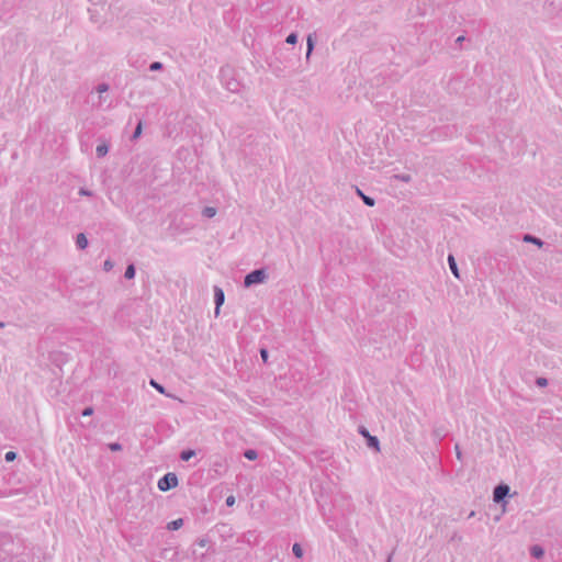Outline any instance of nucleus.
<instances>
[{"label":"nucleus","instance_id":"obj_1","mask_svg":"<svg viewBox=\"0 0 562 562\" xmlns=\"http://www.w3.org/2000/svg\"><path fill=\"white\" fill-rule=\"evenodd\" d=\"M109 90L110 86L105 82L99 83L94 88V91L98 93V100L93 103V106L97 110L105 111L112 108L110 97L106 94Z\"/></svg>","mask_w":562,"mask_h":562},{"label":"nucleus","instance_id":"obj_2","mask_svg":"<svg viewBox=\"0 0 562 562\" xmlns=\"http://www.w3.org/2000/svg\"><path fill=\"white\" fill-rule=\"evenodd\" d=\"M268 279L267 271L265 269H256L249 272L244 279V285L249 288L255 284H260L266 282Z\"/></svg>","mask_w":562,"mask_h":562},{"label":"nucleus","instance_id":"obj_3","mask_svg":"<svg viewBox=\"0 0 562 562\" xmlns=\"http://www.w3.org/2000/svg\"><path fill=\"white\" fill-rule=\"evenodd\" d=\"M179 481L175 473L169 472L159 479L157 486L160 491L167 492L178 485Z\"/></svg>","mask_w":562,"mask_h":562},{"label":"nucleus","instance_id":"obj_4","mask_svg":"<svg viewBox=\"0 0 562 562\" xmlns=\"http://www.w3.org/2000/svg\"><path fill=\"white\" fill-rule=\"evenodd\" d=\"M224 301H225V294H224V291L215 285L214 286V302H215V316H218L220 315V308L221 306L224 304Z\"/></svg>","mask_w":562,"mask_h":562},{"label":"nucleus","instance_id":"obj_5","mask_svg":"<svg viewBox=\"0 0 562 562\" xmlns=\"http://www.w3.org/2000/svg\"><path fill=\"white\" fill-rule=\"evenodd\" d=\"M508 493H509L508 485H506V484L497 485L493 492L494 502L499 503V502L504 501V498L508 495Z\"/></svg>","mask_w":562,"mask_h":562},{"label":"nucleus","instance_id":"obj_6","mask_svg":"<svg viewBox=\"0 0 562 562\" xmlns=\"http://www.w3.org/2000/svg\"><path fill=\"white\" fill-rule=\"evenodd\" d=\"M562 0H547L544 3V10L549 15H553L557 8H560Z\"/></svg>","mask_w":562,"mask_h":562},{"label":"nucleus","instance_id":"obj_7","mask_svg":"<svg viewBox=\"0 0 562 562\" xmlns=\"http://www.w3.org/2000/svg\"><path fill=\"white\" fill-rule=\"evenodd\" d=\"M76 245L79 249H86L88 247V239L83 233L77 235Z\"/></svg>","mask_w":562,"mask_h":562},{"label":"nucleus","instance_id":"obj_8","mask_svg":"<svg viewBox=\"0 0 562 562\" xmlns=\"http://www.w3.org/2000/svg\"><path fill=\"white\" fill-rule=\"evenodd\" d=\"M448 263H449V268L451 270V272L453 273V276L456 278H460L459 276V269H458V266H457V262H456V259L452 255H449L448 256Z\"/></svg>","mask_w":562,"mask_h":562},{"label":"nucleus","instance_id":"obj_9","mask_svg":"<svg viewBox=\"0 0 562 562\" xmlns=\"http://www.w3.org/2000/svg\"><path fill=\"white\" fill-rule=\"evenodd\" d=\"M357 194L362 199L366 205L373 206L375 204L374 199L366 195L360 189H357Z\"/></svg>","mask_w":562,"mask_h":562},{"label":"nucleus","instance_id":"obj_10","mask_svg":"<svg viewBox=\"0 0 562 562\" xmlns=\"http://www.w3.org/2000/svg\"><path fill=\"white\" fill-rule=\"evenodd\" d=\"M530 554L536 559H540L543 557L544 550L542 549V547L536 544L530 548Z\"/></svg>","mask_w":562,"mask_h":562},{"label":"nucleus","instance_id":"obj_11","mask_svg":"<svg viewBox=\"0 0 562 562\" xmlns=\"http://www.w3.org/2000/svg\"><path fill=\"white\" fill-rule=\"evenodd\" d=\"M182 526H183V519L182 518H178L176 520H172V521L168 522L167 524V529L173 531V530L180 529Z\"/></svg>","mask_w":562,"mask_h":562},{"label":"nucleus","instance_id":"obj_12","mask_svg":"<svg viewBox=\"0 0 562 562\" xmlns=\"http://www.w3.org/2000/svg\"><path fill=\"white\" fill-rule=\"evenodd\" d=\"M108 151H109V147L106 144H100L95 148V153H97L98 157L105 156L108 154Z\"/></svg>","mask_w":562,"mask_h":562},{"label":"nucleus","instance_id":"obj_13","mask_svg":"<svg viewBox=\"0 0 562 562\" xmlns=\"http://www.w3.org/2000/svg\"><path fill=\"white\" fill-rule=\"evenodd\" d=\"M202 214H203L205 217L211 218V217H213V216H215V215H216V209H215V207H213V206H206V207H204V209H203Z\"/></svg>","mask_w":562,"mask_h":562},{"label":"nucleus","instance_id":"obj_14","mask_svg":"<svg viewBox=\"0 0 562 562\" xmlns=\"http://www.w3.org/2000/svg\"><path fill=\"white\" fill-rule=\"evenodd\" d=\"M393 179L402 181V182H411L412 176L408 173H400V175H394Z\"/></svg>","mask_w":562,"mask_h":562},{"label":"nucleus","instance_id":"obj_15","mask_svg":"<svg viewBox=\"0 0 562 562\" xmlns=\"http://www.w3.org/2000/svg\"><path fill=\"white\" fill-rule=\"evenodd\" d=\"M194 456H195V451L194 450H184V451L181 452L180 459L182 461H189Z\"/></svg>","mask_w":562,"mask_h":562},{"label":"nucleus","instance_id":"obj_16","mask_svg":"<svg viewBox=\"0 0 562 562\" xmlns=\"http://www.w3.org/2000/svg\"><path fill=\"white\" fill-rule=\"evenodd\" d=\"M368 446L370 448H375L376 450H379V440H378V438L374 437V436L368 435Z\"/></svg>","mask_w":562,"mask_h":562},{"label":"nucleus","instance_id":"obj_17","mask_svg":"<svg viewBox=\"0 0 562 562\" xmlns=\"http://www.w3.org/2000/svg\"><path fill=\"white\" fill-rule=\"evenodd\" d=\"M244 457L248 460H256L258 458V453L254 449H248L244 452Z\"/></svg>","mask_w":562,"mask_h":562},{"label":"nucleus","instance_id":"obj_18","mask_svg":"<svg viewBox=\"0 0 562 562\" xmlns=\"http://www.w3.org/2000/svg\"><path fill=\"white\" fill-rule=\"evenodd\" d=\"M292 552L299 559L303 557V549H302L300 543H294L293 544Z\"/></svg>","mask_w":562,"mask_h":562},{"label":"nucleus","instance_id":"obj_19","mask_svg":"<svg viewBox=\"0 0 562 562\" xmlns=\"http://www.w3.org/2000/svg\"><path fill=\"white\" fill-rule=\"evenodd\" d=\"M225 86L229 91L236 92V91H238L239 83L236 80H232V81L225 82Z\"/></svg>","mask_w":562,"mask_h":562},{"label":"nucleus","instance_id":"obj_20","mask_svg":"<svg viewBox=\"0 0 562 562\" xmlns=\"http://www.w3.org/2000/svg\"><path fill=\"white\" fill-rule=\"evenodd\" d=\"M124 277L126 279H133L135 277V267H134V265L127 266V268L125 270V273H124Z\"/></svg>","mask_w":562,"mask_h":562},{"label":"nucleus","instance_id":"obj_21","mask_svg":"<svg viewBox=\"0 0 562 562\" xmlns=\"http://www.w3.org/2000/svg\"><path fill=\"white\" fill-rule=\"evenodd\" d=\"M314 38L315 37H306V44H307V50H306V57L308 58L313 48H314Z\"/></svg>","mask_w":562,"mask_h":562},{"label":"nucleus","instance_id":"obj_22","mask_svg":"<svg viewBox=\"0 0 562 562\" xmlns=\"http://www.w3.org/2000/svg\"><path fill=\"white\" fill-rule=\"evenodd\" d=\"M524 240H525V241H529V243H533V244H536V245H538V246H542V241H541L539 238L533 237V236H531V235H526V236L524 237Z\"/></svg>","mask_w":562,"mask_h":562},{"label":"nucleus","instance_id":"obj_23","mask_svg":"<svg viewBox=\"0 0 562 562\" xmlns=\"http://www.w3.org/2000/svg\"><path fill=\"white\" fill-rule=\"evenodd\" d=\"M142 131H143V124H142V122H138V124L132 135V139H137L142 135Z\"/></svg>","mask_w":562,"mask_h":562},{"label":"nucleus","instance_id":"obj_24","mask_svg":"<svg viewBox=\"0 0 562 562\" xmlns=\"http://www.w3.org/2000/svg\"><path fill=\"white\" fill-rule=\"evenodd\" d=\"M149 384L155 387L159 393L165 394V387L157 383L155 380H150Z\"/></svg>","mask_w":562,"mask_h":562},{"label":"nucleus","instance_id":"obj_25","mask_svg":"<svg viewBox=\"0 0 562 562\" xmlns=\"http://www.w3.org/2000/svg\"><path fill=\"white\" fill-rule=\"evenodd\" d=\"M160 69H162V64H161V63H159V61H154V63H151V64L149 65V70H150V71H158V70H160Z\"/></svg>","mask_w":562,"mask_h":562},{"label":"nucleus","instance_id":"obj_26","mask_svg":"<svg viewBox=\"0 0 562 562\" xmlns=\"http://www.w3.org/2000/svg\"><path fill=\"white\" fill-rule=\"evenodd\" d=\"M109 449L111 451H120V450H122V446L119 442H111V443H109Z\"/></svg>","mask_w":562,"mask_h":562},{"label":"nucleus","instance_id":"obj_27","mask_svg":"<svg viewBox=\"0 0 562 562\" xmlns=\"http://www.w3.org/2000/svg\"><path fill=\"white\" fill-rule=\"evenodd\" d=\"M4 458H5V461L11 462L16 458V454L13 451H9L5 453Z\"/></svg>","mask_w":562,"mask_h":562},{"label":"nucleus","instance_id":"obj_28","mask_svg":"<svg viewBox=\"0 0 562 562\" xmlns=\"http://www.w3.org/2000/svg\"><path fill=\"white\" fill-rule=\"evenodd\" d=\"M536 384H537L538 386H540V387H543V386H547L548 381H547V379H546V378H538V379L536 380Z\"/></svg>","mask_w":562,"mask_h":562},{"label":"nucleus","instance_id":"obj_29","mask_svg":"<svg viewBox=\"0 0 562 562\" xmlns=\"http://www.w3.org/2000/svg\"><path fill=\"white\" fill-rule=\"evenodd\" d=\"M113 268V262L111 260H105L104 263H103V269L105 271H110L111 269Z\"/></svg>","mask_w":562,"mask_h":562},{"label":"nucleus","instance_id":"obj_30","mask_svg":"<svg viewBox=\"0 0 562 562\" xmlns=\"http://www.w3.org/2000/svg\"><path fill=\"white\" fill-rule=\"evenodd\" d=\"M454 450H456V457H457V459L461 461V460H462V452H461V450H460L459 445H456V446H454Z\"/></svg>","mask_w":562,"mask_h":562},{"label":"nucleus","instance_id":"obj_31","mask_svg":"<svg viewBox=\"0 0 562 562\" xmlns=\"http://www.w3.org/2000/svg\"><path fill=\"white\" fill-rule=\"evenodd\" d=\"M92 414H93V408L92 407H86L82 411V416H91Z\"/></svg>","mask_w":562,"mask_h":562},{"label":"nucleus","instance_id":"obj_32","mask_svg":"<svg viewBox=\"0 0 562 562\" xmlns=\"http://www.w3.org/2000/svg\"><path fill=\"white\" fill-rule=\"evenodd\" d=\"M260 356H261V359L263 360V362L268 361V351H267V349H261L260 350Z\"/></svg>","mask_w":562,"mask_h":562},{"label":"nucleus","instance_id":"obj_33","mask_svg":"<svg viewBox=\"0 0 562 562\" xmlns=\"http://www.w3.org/2000/svg\"><path fill=\"white\" fill-rule=\"evenodd\" d=\"M79 194L83 195V196H90L92 193H91V191L82 188L79 190Z\"/></svg>","mask_w":562,"mask_h":562},{"label":"nucleus","instance_id":"obj_34","mask_svg":"<svg viewBox=\"0 0 562 562\" xmlns=\"http://www.w3.org/2000/svg\"><path fill=\"white\" fill-rule=\"evenodd\" d=\"M235 504V497L233 495L228 496L226 498V505L227 506H233Z\"/></svg>","mask_w":562,"mask_h":562},{"label":"nucleus","instance_id":"obj_35","mask_svg":"<svg viewBox=\"0 0 562 562\" xmlns=\"http://www.w3.org/2000/svg\"><path fill=\"white\" fill-rule=\"evenodd\" d=\"M299 37H286V43L294 45L297 43Z\"/></svg>","mask_w":562,"mask_h":562},{"label":"nucleus","instance_id":"obj_36","mask_svg":"<svg viewBox=\"0 0 562 562\" xmlns=\"http://www.w3.org/2000/svg\"><path fill=\"white\" fill-rule=\"evenodd\" d=\"M467 37H457L456 40V44H458L459 46H461V43L465 40Z\"/></svg>","mask_w":562,"mask_h":562},{"label":"nucleus","instance_id":"obj_37","mask_svg":"<svg viewBox=\"0 0 562 562\" xmlns=\"http://www.w3.org/2000/svg\"><path fill=\"white\" fill-rule=\"evenodd\" d=\"M360 432H361L364 437H367V438H368V435H370V434H369V431H368L366 428H363V427L361 428Z\"/></svg>","mask_w":562,"mask_h":562},{"label":"nucleus","instance_id":"obj_38","mask_svg":"<svg viewBox=\"0 0 562 562\" xmlns=\"http://www.w3.org/2000/svg\"><path fill=\"white\" fill-rule=\"evenodd\" d=\"M205 544H206V540L201 539V540L199 541V546H200V547H204Z\"/></svg>","mask_w":562,"mask_h":562},{"label":"nucleus","instance_id":"obj_39","mask_svg":"<svg viewBox=\"0 0 562 562\" xmlns=\"http://www.w3.org/2000/svg\"><path fill=\"white\" fill-rule=\"evenodd\" d=\"M2 326V324H0V327Z\"/></svg>","mask_w":562,"mask_h":562}]
</instances>
